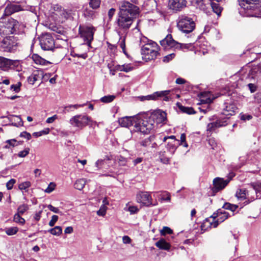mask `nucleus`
I'll list each match as a JSON object with an SVG mask.
<instances>
[{
  "label": "nucleus",
  "instance_id": "50",
  "mask_svg": "<svg viewBox=\"0 0 261 261\" xmlns=\"http://www.w3.org/2000/svg\"><path fill=\"white\" fill-rule=\"evenodd\" d=\"M31 186V183L29 181H26L20 184L18 186V188L20 190H25L30 187Z\"/></svg>",
  "mask_w": 261,
  "mask_h": 261
},
{
  "label": "nucleus",
  "instance_id": "17",
  "mask_svg": "<svg viewBox=\"0 0 261 261\" xmlns=\"http://www.w3.org/2000/svg\"><path fill=\"white\" fill-rule=\"evenodd\" d=\"M230 179L229 178H227L226 179L220 177L215 178L213 180V191L217 192L223 189L229 183Z\"/></svg>",
  "mask_w": 261,
  "mask_h": 261
},
{
  "label": "nucleus",
  "instance_id": "34",
  "mask_svg": "<svg viewBox=\"0 0 261 261\" xmlns=\"http://www.w3.org/2000/svg\"><path fill=\"white\" fill-rule=\"evenodd\" d=\"M12 120H14L15 122H13L12 125L16 127L23 125V121L21 117L19 116L13 115L12 117Z\"/></svg>",
  "mask_w": 261,
  "mask_h": 261
},
{
  "label": "nucleus",
  "instance_id": "56",
  "mask_svg": "<svg viewBox=\"0 0 261 261\" xmlns=\"http://www.w3.org/2000/svg\"><path fill=\"white\" fill-rule=\"evenodd\" d=\"M30 152L29 148H25L23 150L20 151L18 153V156L20 158L25 157Z\"/></svg>",
  "mask_w": 261,
  "mask_h": 261
},
{
  "label": "nucleus",
  "instance_id": "12",
  "mask_svg": "<svg viewBox=\"0 0 261 261\" xmlns=\"http://www.w3.org/2000/svg\"><path fill=\"white\" fill-rule=\"evenodd\" d=\"M70 124L73 127L82 129L90 123H96L91 118L86 114L76 115L71 117L69 120Z\"/></svg>",
  "mask_w": 261,
  "mask_h": 261
},
{
  "label": "nucleus",
  "instance_id": "6",
  "mask_svg": "<svg viewBox=\"0 0 261 261\" xmlns=\"http://www.w3.org/2000/svg\"><path fill=\"white\" fill-rule=\"evenodd\" d=\"M177 27L178 29L184 33H190L195 28V23L192 18L182 15L178 17Z\"/></svg>",
  "mask_w": 261,
  "mask_h": 261
},
{
  "label": "nucleus",
  "instance_id": "38",
  "mask_svg": "<svg viewBox=\"0 0 261 261\" xmlns=\"http://www.w3.org/2000/svg\"><path fill=\"white\" fill-rule=\"evenodd\" d=\"M160 200L162 201H166L170 202L171 200V196L169 192H164L159 195Z\"/></svg>",
  "mask_w": 261,
  "mask_h": 261
},
{
  "label": "nucleus",
  "instance_id": "46",
  "mask_svg": "<svg viewBox=\"0 0 261 261\" xmlns=\"http://www.w3.org/2000/svg\"><path fill=\"white\" fill-rule=\"evenodd\" d=\"M49 132H50V129L49 128H46L44 129L43 130H41L40 132H34L33 134V136L34 137L37 138V137L41 136L43 135H47V134H49Z\"/></svg>",
  "mask_w": 261,
  "mask_h": 261
},
{
  "label": "nucleus",
  "instance_id": "59",
  "mask_svg": "<svg viewBox=\"0 0 261 261\" xmlns=\"http://www.w3.org/2000/svg\"><path fill=\"white\" fill-rule=\"evenodd\" d=\"M21 83L18 82L17 84L12 85L11 86V90L15 91V92H18L20 90Z\"/></svg>",
  "mask_w": 261,
  "mask_h": 261
},
{
  "label": "nucleus",
  "instance_id": "8",
  "mask_svg": "<svg viewBox=\"0 0 261 261\" xmlns=\"http://www.w3.org/2000/svg\"><path fill=\"white\" fill-rule=\"evenodd\" d=\"M118 13L136 18L139 13V8L128 1H123L119 3Z\"/></svg>",
  "mask_w": 261,
  "mask_h": 261
},
{
  "label": "nucleus",
  "instance_id": "39",
  "mask_svg": "<svg viewBox=\"0 0 261 261\" xmlns=\"http://www.w3.org/2000/svg\"><path fill=\"white\" fill-rule=\"evenodd\" d=\"M257 195L256 194V192L254 191V193L250 194V197L247 196V199L243 202V205L241 206L242 207L244 205H246L251 202L254 201L255 199H257Z\"/></svg>",
  "mask_w": 261,
  "mask_h": 261
},
{
  "label": "nucleus",
  "instance_id": "25",
  "mask_svg": "<svg viewBox=\"0 0 261 261\" xmlns=\"http://www.w3.org/2000/svg\"><path fill=\"white\" fill-rule=\"evenodd\" d=\"M227 124L226 121L223 119H218L216 121L210 123L207 126V131L212 132L215 129V128L225 126Z\"/></svg>",
  "mask_w": 261,
  "mask_h": 261
},
{
  "label": "nucleus",
  "instance_id": "31",
  "mask_svg": "<svg viewBox=\"0 0 261 261\" xmlns=\"http://www.w3.org/2000/svg\"><path fill=\"white\" fill-rule=\"evenodd\" d=\"M33 59L37 64L47 65V64H50L49 62L45 60V59L42 58L37 55H34L33 56Z\"/></svg>",
  "mask_w": 261,
  "mask_h": 261
},
{
  "label": "nucleus",
  "instance_id": "57",
  "mask_svg": "<svg viewBox=\"0 0 261 261\" xmlns=\"http://www.w3.org/2000/svg\"><path fill=\"white\" fill-rule=\"evenodd\" d=\"M241 120L243 121L249 120L252 118V116L248 114L241 113L240 115Z\"/></svg>",
  "mask_w": 261,
  "mask_h": 261
},
{
  "label": "nucleus",
  "instance_id": "35",
  "mask_svg": "<svg viewBox=\"0 0 261 261\" xmlns=\"http://www.w3.org/2000/svg\"><path fill=\"white\" fill-rule=\"evenodd\" d=\"M176 148L177 147L175 143L170 141L167 142L166 148L167 150L171 153V154H173L176 149Z\"/></svg>",
  "mask_w": 261,
  "mask_h": 261
},
{
  "label": "nucleus",
  "instance_id": "24",
  "mask_svg": "<svg viewBox=\"0 0 261 261\" xmlns=\"http://www.w3.org/2000/svg\"><path fill=\"white\" fill-rule=\"evenodd\" d=\"M22 10V9L19 5L14 4H9L6 6L3 15L9 16L12 14L18 12Z\"/></svg>",
  "mask_w": 261,
  "mask_h": 261
},
{
  "label": "nucleus",
  "instance_id": "54",
  "mask_svg": "<svg viewBox=\"0 0 261 261\" xmlns=\"http://www.w3.org/2000/svg\"><path fill=\"white\" fill-rule=\"evenodd\" d=\"M172 232V230L167 226L163 227V229L160 230V233L162 236H165L166 234H171Z\"/></svg>",
  "mask_w": 261,
  "mask_h": 261
},
{
  "label": "nucleus",
  "instance_id": "29",
  "mask_svg": "<svg viewBox=\"0 0 261 261\" xmlns=\"http://www.w3.org/2000/svg\"><path fill=\"white\" fill-rule=\"evenodd\" d=\"M211 6L214 13L220 16L222 10V7L220 6L218 2H211Z\"/></svg>",
  "mask_w": 261,
  "mask_h": 261
},
{
  "label": "nucleus",
  "instance_id": "1",
  "mask_svg": "<svg viewBox=\"0 0 261 261\" xmlns=\"http://www.w3.org/2000/svg\"><path fill=\"white\" fill-rule=\"evenodd\" d=\"M240 13L248 17H261V0H238Z\"/></svg>",
  "mask_w": 261,
  "mask_h": 261
},
{
  "label": "nucleus",
  "instance_id": "20",
  "mask_svg": "<svg viewBox=\"0 0 261 261\" xmlns=\"http://www.w3.org/2000/svg\"><path fill=\"white\" fill-rule=\"evenodd\" d=\"M138 115L134 116H125L120 118L118 120L119 124L122 127H129V126L134 125L137 121Z\"/></svg>",
  "mask_w": 261,
  "mask_h": 261
},
{
  "label": "nucleus",
  "instance_id": "49",
  "mask_svg": "<svg viewBox=\"0 0 261 261\" xmlns=\"http://www.w3.org/2000/svg\"><path fill=\"white\" fill-rule=\"evenodd\" d=\"M29 209V206L26 204L20 205L17 209V213L22 215Z\"/></svg>",
  "mask_w": 261,
  "mask_h": 261
},
{
  "label": "nucleus",
  "instance_id": "15",
  "mask_svg": "<svg viewBox=\"0 0 261 261\" xmlns=\"http://www.w3.org/2000/svg\"><path fill=\"white\" fill-rule=\"evenodd\" d=\"M40 44L44 50H51L54 48L55 42L53 37L48 33L44 34L40 37Z\"/></svg>",
  "mask_w": 261,
  "mask_h": 261
},
{
  "label": "nucleus",
  "instance_id": "44",
  "mask_svg": "<svg viewBox=\"0 0 261 261\" xmlns=\"http://www.w3.org/2000/svg\"><path fill=\"white\" fill-rule=\"evenodd\" d=\"M13 220L16 223H19L21 225H23L25 222V220L20 216V214L18 213L14 215Z\"/></svg>",
  "mask_w": 261,
  "mask_h": 261
},
{
  "label": "nucleus",
  "instance_id": "28",
  "mask_svg": "<svg viewBox=\"0 0 261 261\" xmlns=\"http://www.w3.org/2000/svg\"><path fill=\"white\" fill-rule=\"evenodd\" d=\"M201 102L204 103H209L212 102L213 99L211 97V93L209 92L201 93L199 95Z\"/></svg>",
  "mask_w": 261,
  "mask_h": 261
},
{
  "label": "nucleus",
  "instance_id": "10",
  "mask_svg": "<svg viewBox=\"0 0 261 261\" xmlns=\"http://www.w3.org/2000/svg\"><path fill=\"white\" fill-rule=\"evenodd\" d=\"M149 42L142 45L141 54L147 60H154L159 55V46L155 42L152 41Z\"/></svg>",
  "mask_w": 261,
  "mask_h": 261
},
{
  "label": "nucleus",
  "instance_id": "40",
  "mask_svg": "<svg viewBox=\"0 0 261 261\" xmlns=\"http://www.w3.org/2000/svg\"><path fill=\"white\" fill-rule=\"evenodd\" d=\"M179 109L182 112L188 114H193L195 113L194 110L192 107H187L180 105L179 106Z\"/></svg>",
  "mask_w": 261,
  "mask_h": 261
},
{
  "label": "nucleus",
  "instance_id": "52",
  "mask_svg": "<svg viewBox=\"0 0 261 261\" xmlns=\"http://www.w3.org/2000/svg\"><path fill=\"white\" fill-rule=\"evenodd\" d=\"M107 207L106 205L104 204H102L100 207V208L98 211H97V215L99 216H104L107 212Z\"/></svg>",
  "mask_w": 261,
  "mask_h": 261
},
{
  "label": "nucleus",
  "instance_id": "33",
  "mask_svg": "<svg viewBox=\"0 0 261 261\" xmlns=\"http://www.w3.org/2000/svg\"><path fill=\"white\" fill-rule=\"evenodd\" d=\"M117 69L121 71L128 72L134 69V67L131 64H125L122 65H118L117 67Z\"/></svg>",
  "mask_w": 261,
  "mask_h": 261
},
{
  "label": "nucleus",
  "instance_id": "47",
  "mask_svg": "<svg viewBox=\"0 0 261 261\" xmlns=\"http://www.w3.org/2000/svg\"><path fill=\"white\" fill-rule=\"evenodd\" d=\"M16 142L17 141L15 139L8 140L5 142L7 144L4 146V148L8 149L11 147H14L16 145Z\"/></svg>",
  "mask_w": 261,
  "mask_h": 261
},
{
  "label": "nucleus",
  "instance_id": "58",
  "mask_svg": "<svg viewBox=\"0 0 261 261\" xmlns=\"http://www.w3.org/2000/svg\"><path fill=\"white\" fill-rule=\"evenodd\" d=\"M130 214H135L139 211V208L136 206H129L126 210Z\"/></svg>",
  "mask_w": 261,
  "mask_h": 261
},
{
  "label": "nucleus",
  "instance_id": "5",
  "mask_svg": "<svg viewBox=\"0 0 261 261\" xmlns=\"http://www.w3.org/2000/svg\"><path fill=\"white\" fill-rule=\"evenodd\" d=\"M229 214L223 209L220 208L216 213H214L210 219H206L204 223V225H208L210 227L216 228L219 225L228 218Z\"/></svg>",
  "mask_w": 261,
  "mask_h": 261
},
{
  "label": "nucleus",
  "instance_id": "55",
  "mask_svg": "<svg viewBox=\"0 0 261 261\" xmlns=\"http://www.w3.org/2000/svg\"><path fill=\"white\" fill-rule=\"evenodd\" d=\"M175 57L174 53H171L168 55L165 56L163 59V61L165 63H168L174 59Z\"/></svg>",
  "mask_w": 261,
  "mask_h": 261
},
{
  "label": "nucleus",
  "instance_id": "23",
  "mask_svg": "<svg viewBox=\"0 0 261 261\" xmlns=\"http://www.w3.org/2000/svg\"><path fill=\"white\" fill-rule=\"evenodd\" d=\"M112 159L111 155H105L103 159H98L95 164V166L97 170H103L107 169L108 165V161Z\"/></svg>",
  "mask_w": 261,
  "mask_h": 261
},
{
  "label": "nucleus",
  "instance_id": "9",
  "mask_svg": "<svg viewBox=\"0 0 261 261\" xmlns=\"http://www.w3.org/2000/svg\"><path fill=\"white\" fill-rule=\"evenodd\" d=\"M154 128L155 126L152 122H150L149 117L141 119L140 116L138 115L137 121L135 124V131L147 134Z\"/></svg>",
  "mask_w": 261,
  "mask_h": 261
},
{
  "label": "nucleus",
  "instance_id": "13",
  "mask_svg": "<svg viewBox=\"0 0 261 261\" xmlns=\"http://www.w3.org/2000/svg\"><path fill=\"white\" fill-rule=\"evenodd\" d=\"M136 201L141 205L147 207L156 205L152 203V198L150 193L146 191L138 192L136 195Z\"/></svg>",
  "mask_w": 261,
  "mask_h": 261
},
{
  "label": "nucleus",
  "instance_id": "36",
  "mask_svg": "<svg viewBox=\"0 0 261 261\" xmlns=\"http://www.w3.org/2000/svg\"><path fill=\"white\" fill-rule=\"evenodd\" d=\"M48 232L53 235L59 236L62 232V228L61 226H57L54 228L49 229Z\"/></svg>",
  "mask_w": 261,
  "mask_h": 261
},
{
  "label": "nucleus",
  "instance_id": "41",
  "mask_svg": "<svg viewBox=\"0 0 261 261\" xmlns=\"http://www.w3.org/2000/svg\"><path fill=\"white\" fill-rule=\"evenodd\" d=\"M120 34V40L118 42V45L120 47V48L122 49L123 53L127 56L126 51H125V37H122Z\"/></svg>",
  "mask_w": 261,
  "mask_h": 261
},
{
  "label": "nucleus",
  "instance_id": "37",
  "mask_svg": "<svg viewBox=\"0 0 261 261\" xmlns=\"http://www.w3.org/2000/svg\"><path fill=\"white\" fill-rule=\"evenodd\" d=\"M239 207L237 204H233L229 202H226L222 206V209L230 210L231 212H234Z\"/></svg>",
  "mask_w": 261,
  "mask_h": 261
},
{
  "label": "nucleus",
  "instance_id": "4",
  "mask_svg": "<svg viewBox=\"0 0 261 261\" xmlns=\"http://www.w3.org/2000/svg\"><path fill=\"white\" fill-rule=\"evenodd\" d=\"M160 44L165 50H184L189 48L191 46V44H182L175 41L170 34L167 35L164 39L161 40Z\"/></svg>",
  "mask_w": 261,
  "mask_h": 261
},
{
  "label": "nucleus",
  "instance_id": "45",
  "mask_svg": "<svg viewBox=\"0 0 261 261\" xmlns=\"http://www.w3.org/2000/svg\"><path fill=\"white\" fill-rule=\"evenodd\" d=\"M18 231V228L17 227H12L7 228L5 229V232L9 236H12L16 234Z\"/></svg>",
  "mask_w": 261,
  "mask_h": 261
},
{
  "label": "nucleus",
  "instance_id": "27",
  "mask_svg": "<svg viewBox=\"0 0 261 261\" xmlns=\"http://www.w3.org/2000/svg\"><path fill=\"white\" fill-rule=\"evenodd\" d=\"M155 246L160 249L168 251L171 248V245L165 239H161L155 244Z\"/></svg>",
  "mask_w": 261,
  "mask_h": 261
},
{
  "label": "nucleus",
  "instance_id": "18",
  "mask_svg": "<svg viewBox=\"0 0 261 261\" xmlns=\"http://www.w3.org/2000/svg\"><path fill=\"white\" fill-rule=\"evenodd\" d=\"M186 0H169L168 6L169 9L177 12L186 7Z\"/></svg>",
  "mask_w": 261,
  "mask_h": 261
},
{
  "label": "nucleus",
  "instance_id": "2",
  "mask_svg": "<svg viewBox=\"0 0 261 261\" xmlns=\"http://www.w3.org/2000/svg\"><path fill=\"white\" fill-rule=\"evenodd\" d=\"M19 22L10 16L3 15L0 18V35L6 36L19 33Z\"/></svg>",
  "mask_w": 261,
  "mask_h": 261
},
{
  "label": "nucleus",
  "instance_id": "30",
  "mask_svg": "<svg viewBox=\"0 0 261 261\" xmlns=\"http://www.w3.org/2000/svg\"><path fill=\"white\" fill-rule=\"evenodd\" d=\"M154 136H150L149 137L141 141L140 143V145L145 147H149L151 142L154 140Z\"/></svg>",
  "mask_w": 261,
  "mask_h": 261
},
{
  "label": "nucleus",
  "instance_id": "3",
  "mask_svg": "<svg viewBox=\"0 0 261 261\" xmlns=\"http://www.w3.org/2000/svg\"><path fill=\"white\" fill-rule=\"evenodd\" d=\"M136 18L118 13L117 17L114 22L115 29L119 35L121 32H126L129 30Z\"/></svg>",
  "mask_w": 261,
  "mask_h": 261
},
{
  "label": "nucleus",
  "instance_id": "53",
  "mask_svg": "<svg viewBox=\"0 0 261 261\" xmlns=\"http://www.w3.org/2000/svg\"><path fill=\"white\" fill-rule=\"evenodd\" d=\"M100 4V0H90L89 2L90 6L93 9L98 8Z\"/></svg>",
  "mask_w": 261,
  "mask_h": 261
},
{
  "label": "nucleus",
  "instance_id": "43",
  "mask_svg": "<svg viewBox=\"0 0 261 261\" xmlns=\"http://www.w3.org/2000/svg\"><path fill=\"white\" fill-rule=\"evenodd\" d=\"M55 15L59 16V18L67 19L68 17V14L64 9L60 8L59 11H56L55 13Z\"/></svg>",
  "mask_w": 261,
  "mask_h": 261
},
{
  "label": "nucleus",
  "instance_id": "42",
  "mask_svg": "<svg viewBox=\"0 0 261 261\" xmlns=\"http://www.w3.org/2000/svg\"><path fill=\"white\" fill-rule=\"evenodd\" d=\"M116 96L114 95H108L100 98V101L104 103H109L114 100Z\"/></svg>",
  "mask_w": 261,
  "mask_h": 261
},
{
  "label": "nucleus",
  "instance_id": "11",
  "mask_svg": "<svg viewBox=\"0 0 261 261\" xmlns=\"http://www.w3.org/2000/svg\"><path fill=\"white\" fill-rule=\"evenodd\" d=\"M21 69V61L18 60H11L0 56V70L8 72L14 69L19 71Z\"/></svg>",
  "mask_w": 261,
  "mask_h": 261
},
{
  "label": "nucleus",
  "instance_id": "63",
  "mask_svg": "<svg viewBox=\"0 0 261 261\" xmlns=\"http://www.w3.org/2000/svg\"><path fill=\"white\" fill-rule=\"evenodd\" d=\"M47 207L48 208V209L51 211V212H53L54 213H56V214H60L61 213V212L60 211L59 209L58 208V207H54V206H53L51 204H49L48 206H47Z\"/></svg>",
  "mask_w": 261,
  "mask_h": 261
},
{
  "label": "nucleus",
  "instance_id": "61",
  "mask_svg": "<svg viewBox=\"0 0 261 261\" xmlns=\"http://www.w3.org/2000/svg\"><path fill=\"white\" fill-rule=\"evenodd\" d=\"M58 216L57 215H53L51 217V219L49 222V225L51 227L54 226L55 223L58 220Z\"/></svg>",
  "mask_w": 261,
  "mask_h": 261
},
{
  "label": "nucleus",
  "instance_id": "32",
  "mask_svg": "<svg viewBox=\"0 0 261 261\" xmlns=\"http://www.w3.org/2000/svg\"><path fill=\"white\" fill-rule=\"evenodd\" d=\"M86 181L84 178L77 179L74 184V187L77 190H82L85 187Z\"/></svg>",
  "mask_w": 261,
  "mask_h": 261
},
{
  "label": "nucleus",
  "instance_id": "26",
  "mask_svg": "<svg viewBox=\"0 0 261 261\" xmlns=\"http://www.w3.org/2000/svg\"><path fill=\"white\" fill-rule=\"evenodd\" d=\"M0 47L4 51L11 52L13 49V45L11 41L8 38H5L1 42Z\"/></svg>",
  "mask_w": 261,
  "mask_h": 261
},
{
  "label": "nucleus",
  "instance_id": "14",
  "mask_svg": "<svg viewBox=\"0 0 261 261\" xmlns=\"http://www.w3.org/2000/svg\"><path fill=\"white\" fill-rule=\"evenodd\" d=\"M149 117L155 127L158 124H165L167 120L166 113L160 110L154 111Z\"/></svg>",
  "mask_w": 261,
  "mask_h": 261
},
{
  "label": "nucleus",
  "instance_id": "22",
  "mask_svg": "<svg viewBox=\"0 0 261 261\" xmlns=\"http://www.w3.org/2000/svg\"><path fill=\"white\" fill-rule=\"evenodd\" d=\"M237 110V107L233 102H226L224 103L223 114L225 115L227 118L234 115Z\"/></svg>",
  "mask_w": 261,
  "mask_h": 261
},
{
  "label": "nucleus",
  "instance_id": "21",
  "mask_svg": "<svg viewBox=\"0 0 261 261\" xmlns=\"http://www.w3.org/2000/svg\"><path fill=\"white\" fill-rule=\"evenodd\" d=\"M170 92V91L169 90L155 92L151 95H147L146 99L147 100H156L162 98L163 100L167 101L169 99L168 95Z\"/></svg>",
  "mask_w": 261,
  "mask_h": 261
},
{
  "label": "nucleus",
  "instance_id": "62",
  "mask_svg": "<svg viewBox=\"0 0 261 261\" xmlns=\"http://www.w3.org/2000/svg\"><path fill=\"white\" fill-rule=\"evenodd\" d=\"M115 12H116V9L114 8H111L109 10L108 13V15L109 17V21H111L113 16L114 15V14L115 13Z\"/></svg>",
  "mask_w": 261,
  "mask_h": 261
},
{
  "label": "nucleus",
  "instance_id": "7",
  "mask_svg": "<svg viewBox=\"0 0 261 261\" xmlns=\"http://www.w3.org/2000/svg\"><path fill=\"white\" fill-rule=\"evenodd\" d=\"M250 186L252 188L250 190L240 189L237 191L236 196L238 200H247V196L250 197V194L254 193V191L256 192L257 197L261 196V183L259 182H253L251 183Z\"/></svg>",
  "mask_w": 261,
  "mask_h": 261
},
{
  "label": "nucleus",
  "instance_id": "19",
  "mask_svg": "<svg viewBox=\"0 0 261 261\" xmlns=\"http://www.w3.org/2000/svg\"><path fill=\"white\" fill-rule=\"evenodd\" d=\"M50 75L49 73L44 74V72L41 70H38L35 71L29 77L28 82L32 85H34V83L38 81L41 80L43 78L45 77H48Z\"/></svg>",
  "mask_w": 261,
  "mask_h": 261
},
{
  "label": "nucleus",
  "instance_id": "64",
  "mask_svg": "<svg viewBox=\"0 0 261 261\" xmlns=\"http://www.w3.org/2000/svg\"><path fill=\"white\" fill-rule=\"evenodd\" d=\"M58 118V116L57 115H54L53 116L48 118L46 120V122L47 123H53L56 120H57Z\"/></svg>",
  "mask_w": 261,
  "mask_h": 261
},
{
  "label": "nucleus",
  "instance_id": "60",
  "mask_svg": "<svg viewBox=\"0 0 261 261\" xmlns=\"http://www.w3.org/2000/svg\"><path fill=\"white\" fill-rule=\"evenodd\" d=\"M16 182V180L14 179H11L6 184V187L8 190H11L14 184Z\"/></svg>",
  "mask_w": 261,
  "mask_h": 261
},
{
  "label": "nucleus",
  "instance_id": "48",
  "mask_svg": "<svg viewBox=\"0 0 261 261\" xmlns=\"http://www.w3.org/2000/svg\"><path fill=\"white\" fill-rule=\"evenodd\" d=\"M164 153L161 152L159 153V158L161 162L165 164H168L170 163V158L164 155Z\"/></svg>",
  "mask_w": 261,
  "mask_h": 261
},
{
  "label": "nucleus",
  "instance_id": "16",
  "mask_svg": "<svg viewBox=\"0 0 261 261\" xmlns=\"http://www.w3.org/2000/svg\"><path fill=\"white\" fill-rule=\"evenodd\" d=\"M79 31L81 37L85 41L87 42V44L90 46L91 42L93 39V35L95 31L94 28L90 27L81 28V27H80Z\"/></svg>",
  "mask_w": 261,
  "mask_h": 261
},
{
  "label": "nucleus",
  "instance_id": "51",
  "mask_svg": "<svg viewBox=\"0 0 261 261\" xmlns=\"http://www.w3.org/2000/svg\"><path fill=\"white\" fill-rule=\"evenodd\" d=\"M56 187V184L54 182H51L48 185L47 188L44 190V192L47 193H51Z\"/></svg>",
  "mask_w": 261,
  "mask_h": 261
}]
</instances>
